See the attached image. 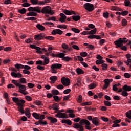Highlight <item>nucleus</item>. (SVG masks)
Segmentation results:
<instances>
[{"label":"nucleus","mask_w":131,"mask_h":131,"mask_svg":"<svg viewBox=\"0 0 131 131\" xmlns=\"http://www.w3.org/2000/svg\"><path fill=\"white\" fill-rule=\"evenodd\" d=\"M86 124V125H90L91 123L90 121L86 119H82L79 122V123H75L73 124V127L78 129V131H84V128H83V125Z\"/></svg>","instance_id":"f257e3e1"},{"label":"nucleus","mask_w":131,"mask_h":131,"mask_svg":"<svg viewBox=\"0 0 131 131\" xmlns=\"http://www.w3.org/2000/svg\"><path fill=\"white\" fill-rule=\"evenodd\" d=\"M128 41V39H126V38H120L117 40L114 41V43L116 45V48H120L122 46H123V44L126 43Z\"/></svg>","instance_id":"f03ea898"},{"label":"nucleus","mask_w":131,"mask_h":131,"mask_svg":"<svg viewBox=\"0 0 131 131\" xmlns=\"http://www.w3.org/2000/svg\"><path fill=\"white\" fill-rule=\"evenodd\" d=\"M41 13L43 14H50V15H54L55 14V12L52 11V8L50 6L43 7L41 11Z\"/></svg>","instance_id":"7ed1b4c3"},{"label":"nucleus","mask_w":131,"mask_h":131,"mask_svg":"<svg viewBox=\"0 0 131 131\" xmlns=\"http://www.w3.org/2000/svg\"><path fill=\"white\" fill-rule=\"evenodd\" d=\"M83 7L85 10H86L88 12H93L95 10V6L91 3H85Z\"/></svg>","instance_id":"20e7f679"},{"label":"nucleus","mask_w":131,"mask_h":131,"mask_svg":"<svg viewBox=\"0 0 131 131\" xmlns=\"http://www.w3.org/2000/svg\"><path fill=\"white\" fill-rule=\"evenodd\" d=\"M18 88L19 89V92L23 95H28V92L26 91V86L25 85L19 84Z\"/></svg>","instance_id":"39448f33"},{"label":"nucleus","mask_w":131,"mask_h":131,"mask_svg":"<svg viewBox=\"0 0 131 131\" xmlns=\"http://www.w3.org/2000/svg\"><path fill=\"white\" fill-rule=\"evenodd\" d=\"M61 83L64 86H68L70 85V79L68 78L63 77L61 79Z\"/></svg>","instance_id":"423d86ee"},{"label":"nucleus","mask_w":131,"mask_h":131,"mask_svg":"<svg viewBox=\"0 0 131 131\" xmlns=\"http://www.w3.org/2000/svg\"><path fill=\"white\" fill-rule=\"evenodd\" d=\"M45 36H46V34L40 33L34 36V39L35 40L38 41L41 40V39H45Z\"/></svg>","instance_id":"0eeeda50"},{"label":"nucleus","mask_w":131,"mask_h":131,"mask_svg":"<svg viewBox=\"0 0 131 131\" xmlns=\"http://www.w3.org/2000/svg\"><path fill=\"white\" fill-rule=\"evenodd\" d=\"M28 11L32 12H37V13H41L40 11V8L39 7H29L28 8Z\"/></svg>","instance_id":"6e6552de"},{"label":"nucleus","mask_w":131,"mask_h":131,"mask_svg":"<svg viewBox=\"0 0 131 131\" xmlns=\"http://www.w3.org/2000/svg\"><path fill=\"white\" fill-rule=\"evenodd\" d=\"M30 48H31V49L36 50V53H38V54H42V52L41 51V48H40V47L36 46L34 45H30Z\"/></svg>","instance_id":"1a4fd4ad"},{"label":"nucleus","mask_w":131,"mask_h":131,"mask_svg":"<svg viewBox=\"0 0 131 131\" xmlns=\"http://www.w3.org/2000/svg\"><path fill=\"white\" fill-rule=\"evenodd\" d=\"M41 59H43L44 60V62L43 63V66L48 65L49 63H50V58L48 56H46V55H41Z\"/></svg>","instance_id":"9d476101"},{"label":"nucleus","mask_w":131,"mask_h":131,"mask_svg":"<svg viewBox=\"0 0 131 131\" xmlns=\"http://www.w3.org/2000/svg\"><path fill=\"white\" fill-rule=\"evenodd\" d=\"M51 33L52 35H56V34H59V35H61V34H63V31L59 29H57L53 30Z\"/></svg>","instance_id":"9b49d317"},{"label":"nucleus","mask_w":131,"mask_h":131,"mask_svg":"<svg viewBox=\"0 0 131 131\" xmlns=\"http://www.w3.org/2000/svg\"><path fill=\"white\" fill-rule=\"evenodd\" d=\"M92 123L94 124V125H96V126H98V125H100V120L99 119V118H93L92 120Z\"/></svg>","instance_id":"f8f14e48"},{"label":"nucleus","mask_w":131,"mask_h":131,"mask_svg":"<svg viewBox=\"0 0 131 131\" xmlns=\"http://www.w3.org/2000/svg\"><path fill=\"white\" fill-rule=\"evenodd\" d=\"M11 76H13V77L18 78H21V77H23V75L20 73H15V72H12L11 73Z\"/></svg>","instance_id":"ddd939ff"},{"label":"nucleus","mask_w":131,"mask_h":131,"mask_svg":"<svg viewBox=\"0 0 131 131\" xmlns=\"http://www.w3.org/2000/svg\"><path fill=\"white\" fill-rule=\"evenodd\" d=\"M122 89L124 91L126 92H130L131 91V86L127 85V84H125L123 87Z\"/></svg>","instance_id":"4468645a"},{"label":"nucleus","mask_w":131,"mask_h":131,"mask_svg":"<svg viewBox=\"0 0 131 131\" xmlns=\"http://www.w3.org/2000/svg\"><path fill=\"white\" fill-rule=\"evenodd\" d=\"M48 119L50 121L51 123H56L58 121L57 119L51 117H48Z\"/></svg>","instance_id":"2eb2a0df"},{"label":"nucleus","mask_w":131,"mask_h":131,"mask_svg":"<svg viewBox=\"0 0 131 131\" xmlns=\"http://www.w3.org/2000/svg\"><path fill=\"white\" fill-rule=\"evenodd\" d=\"M59 118H67V115L65 113L58 112Z\"/></svg>","instance_id":"dca6fc26"},{"label":"nucleus","mask_w":131,"mask_h":131,"mask_svg":"<svg viewBox=\"0 0 131 131\" xmlns=\"http://www.w3.org/2000/svg\"><path fill=\"white\" fill-rule=\"evenodd\" d=\"M55 69H61L62 68V64L60 63H54L52 65Z\"/></svg>","instance_id":"f3484780"},{"label":"nucleus","mask_w":131,"mask_h":131,"mask_svg":"<svg viewBox=\"0 0 131 131\" xmlns=\"http://www.w3.org/2000/svg\"><path fill=\"white\" fill-rule=\"evenodd\" d=\"M25 103V100L23 99H19L18 102L17 103V106L23 107V104Z\"/></svg>","instance_id":"a211bd4d"},{"label":"nucleus","mask_w":131,"mask_h":131,"mask_svg":"<svg viewBox=\"0 0 131 131\" xmlns=\"http://www.w3.org/2000/svg\"><path fill=\"white\" fill-rule=\"evenodd\" d=\"M36 28H37V29H38V30H40V31H43L45 29V27L40 24H37L36 25Z\"/></svg>","instance_id":"6ab92c4d"},{"label":"nucleus","mask_w":131,"mask_h":131,"mask_svg":"<svg viewBox=\"0 0 131 131\" xmlns=\"http://www.w3.org/2000/svg\"><path fill=\"white\" fill-rule=\"evenodd\" d=\"M72 17L74 21H79L80 20V16L79 15H73Z\"/></svg>","instance_id":"aec40b11"},{"label":"nucleus","mask_w":131,"mask_h":131,"mask_svg":"<svg viewBox=\"0 0 131 131\" xmlns=\"http://www.w3.org/2000/svg\"><path fill=\"white\" fill-rule=\"evenodd\" d=\"M76 72L78 75H80V74H83V73H84L83 70L80 68L77 69Z\"/></svg>","instance_id":"412c9836"},{"label":"nucleus","mask_w":131,"mask_h":131,"mask_svg":"<svg viewBox=\"0 0 131 131\" xmlns=\"http://www.w3.org/2000/svg\"><path fill=\"white\" fill-rule=\"evenodd\" d=\"M15 68H16V69L19 70L20 68H21V69H23V68H24V66L21 64L17 63L15 64Z\"/></svg>","instance_id":"4be33fe9"},{"label":"nucleus","mask_w":131,"mask_h":131,"mask_svg":"<svg viewBox=\"0 0 131 131\" xmlns=\"http://www.w3.org/2000/svg\"><path fill=\"white\" fill-rule=\"evenodd\" d=\"M32 116L35 118V119H39V116H40V114H38L36 113H33L32 114Z\"/></svg>","instance_id":"5701e85b"},{"label":"nucleus","mask_w":131,"mask_h":131,"mask_svg":"<svg viewBox=\"0 0 131 131\" xmlns=\"http://www.w3.org/2000/svg\"><path fill=\"white\" fill-rule=\"evenodd\" d=\"M103 81H104L105 84H104L102 89L103 90H106V89H107L109 86L110 84H109V83L107 82V81H106L105 80Z\"/></svg>","instance_id":"b1692460"},{"label":"nucleus","mask_w":131,"mask_h":131,"mask_svg":"<svg viewBox=\"0 0 131 131\" xmlns=\"http://www.w3.org/2000/svg\"><path fill=\"white\" fill-rule=\"evenodd\" d=\"M50 68H51L50 71L51 73H54V74L57 73V70H56V68H55L53 66H51Z\"/></svg>","instance_id":"393cba45"},{"label":"nucleus","mask_w":131,"mask_h":131,"mask_svg":"<svg viewBox=\"0 0 131 131\" xmlns=\"http://www.w3.org/2000/svg\"><path fill=\"white\" fill-rule=\"evenodd\" d=\"M63 61H66V62H69V61H72V58L68 56L64 57L62 58Z\"/></svg>","instance_id":"a878e982"},{"label":"nucleus","mask_w":131,"mask_h":131,"mask_svg":"<svg viewBox=\"0 0 131 131\" xmlns=\"http://www.w3.org/2000/svg\"><path fill=\"white\" fill-rule=\"evenodd\" d=\"M124 4L125 7H131L130 1L129 0H125Z\"/></svg>","instance_id":"bb28decb"},{"label":"nucleus","mask_w":131,"mask_h":131,"mask_svg":"<svg viewBox=\"0 0 131 131\" xmlns=\"http://www.w3.org/2000/svg\"><path fill=\"white\" fill-rule=\"evenodd\" d=\"M97 86V84H96L95 83H92L90 85H89V88L90 90H93V89H95Z\"/></svg>","instance_id":"cd10ccee"},{"label":"nucleus","mask_w":131,"mask_h":131,"mask_svg":"<svg viewBox=\"0 0 131 131\" xmlns=\"http://www.w3.org/2000/svg\"><path fill=\"white\" fill-rule=\"evenodd\" d=\"M50 79L51 81H56L58 80V77L56 76H52L50 77Z\"/></svg>","instance_id":"c85d7f7f"},{"label":"nucleus","mask_w":131,"mask_h":131,"mask_svg":"<svg viewBox=\"0 0 131 131\" xmlns=\"http://www.w3.org/2000/svg\"><path fill=\"white\" fill-rule=\"evenodd\" d=\"M74 85H77V86H81V79L80 78H78L77 83L75 84Z\"/></svg>","instance_id":"c756f323"},{"label":"nucleus","mask_w":131,"mask_h":131,"mask_svg":"<svg viewBox=\"0 0 131 131\" xmlns=\"http://www.w3.org/2000/svg\"><path fill=\"white\" fill-rule=\"evenodd\" d=\"M45 39H47V40H54L55 39V37L53 36H46L44 37Z\"/></svg>","instance_id":"7c9ffc66"},{"label":"nucleus","mask_w":131,"mask_h":131,"mask_svg":"<svg viewBox=\"0 0 131 131\" xmlns=\"http://www.w3.org/2000/svg\"><path fill=\"white\" fill-rule=\"evenodd\" d=\"M105 62L104 60H97L96 61V65H100V64H103Z\"/></svg>","instance_id":"2f4dec72"},{"label":"nucleus","mask_w":131,"mask_h":131,"mask_svg":"<svg viewBox=\"0 0 131 131\" xmlns=\"http://www.w3.org/2000/svg\"><path fill=\"white\" fill-rule=\"evenodd\" d=\"M27 16H37V13L34 12H30L27 13Z\"/></svg>","instance_id":"473e14b6"},{"label":"nucleus","mask_w":131,"mask_h":131,"mask_svg":"<svg viewBox=\"0 0 131 131\" xmlns=\"http://www.w3.org/2000/svg\"><path fill=\"white\" fill-rule=\"evenodd\" d=\"M126 116L129 119H131V110L126 113Z\"/></svg>","instance_id":"72a5a7b5"},{"label":"nucleus","mask_w":131,"mask_h":131,"mask_svg":"<svg viewBox=\"0 0 131 131\" xmlns=\"http://www.w3.org/2000/svg\"><path fill=\"white\" fill-rule=\"evenodd\" d=\"M65 54L63 53H60L57 54V58H60L63 59V58H64Z\"/></svg>","instance_id":"f704fd0d"},{"label":"nucleus","mask_w":131,"mask_h":131,"mask_svg":"<svg viewBox=\"0 0 131 131\" xmlns=\"http://www.w3.org/2000/svg\"><path fill=\"white\" fill-rule=\"evenodd\" d=\"M19 80L20 83L25 84L27 83L26 79H25V78H21L19 79Z\"/></svg>","instance_id":"c9c22d12"},{"label":"nucleus","mask_w":131,"mask_h":131,"mask_svg":"<svg viewBox=\"0 0 131 131\" xmlns=\"http://www.w3.org/2000/svg\"><path fill=\"white\" fill-rule=\"evenodd\" d=\"M81 106H89L92 105V102H83L81 104Z\"/></svg>","instance_id":"e433bc0d"},{"label":"nucleus","mask_w":131,"mask_h":131,"mask_svg":"<svg viewBox=\"0 0 131 131\" xmlns=\"http://www.w3.org/2000/svg\"><path fill=\"white\" fill-rule=\"evenodd\" d=\"M71 30L72 31H73L75 33H79V32H80V30H79V29H76L75 28H72L71 29Z\"/></svg>","instance_id":"4c0bfd02"},{"label":"nucleus","mask_w":131,"mask_h":131,"mask_svg":"<svg viewBox=\"0 0 131 131\" xmlns=\"http://www.w3.org/2000/svg\"><path fill=\"white\" fill-rule=\"evenodd\" d=\"M97 33V28H94L89 32V34H96Z\"/></svg>","instance_id":"58836bf2"},{"label":"nucleus","mask_w":131,"mask_h":131,"mask_svg":"<svg viewBox=\"0 0 131 131\" xmlns=\"http://www.w3.org/2000/svg\"><path fill=\"white\" fill-rule=\"evenodd\" d=\"M57 20V18H56V17L55 16H52L51 17H49L48 19H47V21H54L56 22V20Z\"/></svg>","instance_id":"ea45409f"},{"label":"nucleus","mask_w":131,"mask_h":131,"mask_svg":"<svg viewBox=\"0 0 131 131\" xmlns=\"http://www.w3.org/2000/svg\"><path fill=\"white\" fill-rule=\"evenodd\" d=\"M53 98L56 102H59V101L61 100V98H59V96L57 95L53 96Z\"/></svg>","instance_id":"a19ab883"},{"label":"nucleus","mask_w":131,"mask_h":131,"mask_svg":"<svg viewBox=\"0 0 131 131\" xmlns=\"http://www.w3.org/2000/svg\"><path fill=\"white\" fill-rule=\"evenodd\" d=\"M25 98L26 100H27V101H29L30 102L32 101V98L30 96L27 95L25 97Z\"/></svg>","instance_id":"79ce46f5"},{"label":"nucleus","mask_w":131,"mask_h":131,"mask_svg":"<svg viewBox=\"0 0 131 131\" xmlns=\"http://www.w3.org/2000/svg\"><path fill=\"white\" fill-rule=\"evenodd\" d=\"M77 102L78 103H81L82 102V96L80 95L77 98Z\"/></svg>","instance_id":"37998d69"},{"label":"nucleus","mask_w":131,"mask_h":131,"mask_svg":"<svg viewBox=\"0 0 131 131\" xmlns=\"http://www.w3.org/2000/svg\"><path fill=\"white\" fill-rule=\"evenodd\" d=\"M102 70H107L108 68V65L107 64L103 63L102 64Z\"/></svg>","instance_id":"c03bdc74"},{"label":"nucleus","mask_w":131,"mask_h":131,"mask_svg":"<svg viewBox=\"0 0 131 131\" xmlns=\"http://www.w3.org/2000/svg\"><path fill=\"white\" fill-rule=\"evenodd\" d=\"M122 25L123 26H126L127 25V21H126V19H123L122 20Z\"/></svg>","instance_id":"a18cd8bd"},{"label":"nucleus","mask_w":131,"mask_h":131,"mask_svg":"<svg viewBox=\"0 0 131 131\" xmlns=\"http://www.w3.org/2000/svg\"><path fill=\"white\" fill-rule=\"evenodd\" d=\"M57 28H63V29H66L67 26L65 25H59L57 26Z\"/></svg>","instance_id":"49530a36"},{"label":"nucleus","mask_w":131,"mask_h":131,"mask_svg":"<svg viewBox=\"0 0 131 131\" xmlns=\"http://www.w3.org/2000/svg\"><path fill=\"white\" fill-rule=\"evenodd\" d=\"M18 110L19 112H20V113H21V114H24V110L22 106H18Z\"/></svg>","instance_id":"de8ad7c7"},{"label":"nucleus","mask_w":131,"mask_h":131,"mask_svg":"<svg viewBox=\"0 0 131 131\" xmlns=\"http://www.w3.org/2000/svg\"><path fill=\"white\" fill-rule=\"evenodd\" d=\"M127 91H125V90H124L122 92V96L123 97H127L128 96V93L127 92Z\"/></svg>","instance_id":"09e8293b"},{"label":"nucleus","mask_w":131,"mask_h":131,"mask_svg":"<svg viewBox=\"0 0 131 131\" xmlns=\"http://www.w3.org/2000/svg\"><path fill=\"white\" fill-rule=\"evenodd\" d=\"M4 51L5 52H11L12 51V47H8L4 48Z\"/></svg>","instance_id":"8fccbe9b"},{"label":"nucleus","mask_w":131,"mask_h":131,"mask_svg":"<svg viewBox=\"0 0 131 131\" xmlns=\"http://www.w3.org/2000/svg\"><path fill=\"white\" fill-rule=\"evenodd\" d=\"M61 47L63 50H67L68 49V45L65 43H62Z\"/></svg>","instance_id":"3c124183"},{"label":"nucleus","mask_w":131,"mask_h":131,"mask_svg":"<svg viewBox=\"0 0 131 131\" xmlns=\"http://www.w3.org/2000/svg\"><path fill=\"white\" fill-rule=\"evenodd\" d=\"M104 104L105 106H107L108 107L111 106V103L108 101H105Z\"/></svg>","instance_id":"603ef678"},{"label":"nucleus","mask_w":131,"mask_h":131,"mask_svg":"<svg viewBox=\"0 0 131 131\" xmlns=\"http://www.w3.org/2000/svg\"><path fill=\"white\" fill-rule=\"evenodd\" d=\"M11 82L13 83V84H15V85H16V86H18L20 85V83H18L17 82V80H12L11 81Z\"/></svg>","instance_id":"864d4df0"},{"label":"nucleus","mask_w":131,"mask_h":131,"mask_svg":"<svg viewBox=\"0 0 131 131\" xmlns=\"http://www.w3.org/2000/svg\"><path fill=\"white\" fill-rule=\"evenodd\" d=\"M101 119L103 121H104V122H108L109 121V119L105 117H101Z\"/></svg>","instance_id":"5fc2aeb1"},{"label":"nucleus","mask_w":131,"mask_h":131,"mask_svg":"<svg viewBox=\"0 0 131 131\" xmlns=\"http://www.w3.org/2000/svg\"><path fill=\"white\" fill-rule=\"evenodd\" d=\"M52 95H59V91L57 90H53L52 91Z\"/></svg>","instance_id":"6e6d98bb"},{"label":"nucleus","mask_w":131,"mask_h":131,"mask_svg":"<svg viewBox=\"0 0 131 131\" xmlns=\"http://www.w3.org/2000/svg\"><path fill=\"white\" fill-rule=\"evenodd\" d=\"M18 12L20 14H25V13H26V9L25 8H23L21 10H18Z\"/></svg>","instance_id":"4d7b16f0"},{"label":"nucleus","mask_w":131,"mask_h":131,"mask_svg":"<svg viewBox=\"0 0 131 131\" xmlns=\"http://www.w3.org/2000/svg\"><path fill=\"white\" fill-rule=\"evenodd\" d=\"M26 20H28V21H33L36 20V18L34 17H28L26 18Z\"/></svg>","instance_id":"13d9d810"},{"label":"nucleus","mask_w":131,"mask_h":131,"mask_svg":"<svg viewBox=\"0 0 131 131\" xmlns=\"http://www.w3.org/2000/svg\"><path fill=\"white\" fill-rule=\"evenodd\" d=\"M58 105V104H54L53 105V110H56V111H58V107H59Z\"/></svg>","instance_id":"bf43d9fd"},{"label":"nucleus","mask_w":131,"mask_h":131,"mask_svg":"<svg viewBox=\"0 0 131 131\" xmlns=\"http://www.w3.org/2000/svg\"><path fill=\"white\" fill-rule=\"evenodd\" d=\"M19 98H18V97H13L12 98V101L13 102H14L15 103H16V104H17V103H18L19 102Z\"/></svg>","instance_id":"052dcab7"},{"label":"nucleus","mask_w":131,"mask_h":131,"mask_svg":"<svg viewBox=\"0 0 131 131\" xmlns=\"http://www.w3.org/2000/svg\"><path fill=\"white\" fill-rule=\"evenodd\" d=\"M11 0H5L4 1L5 5H12V1Z\"/></svg>","instance_id":"680f3d73"},{"label":"nucleus","mask_w":131,"mask_h":131,"mask_svg":"<svg viewBox=\"0 0 131 131\" xmlns=\"http://www.w3.org/2000/svg\"><path fill=\"white\" fill-rule=\"evenodd\" d=\"M31 3L32 5H38V1L37 0H30Z\"/></svg>","instance_id":"e2e57ef3"},{"label":"nucleus","mask_w":131,"mask_h":131,"mask_svg":"<svg viewBox=\"0 0 131 131\" xmlns=\"http://www.w3.org/2000/svg\"><path fill=\"white\" fill-rule=\"evenodd\" d=\"M112 10H113L114 11H122V9L116 6L114 7L113 8H112Z\"/></svg>","instance_id":"0e129e2a"},{"label":"nucleus","mask_w":131,"mask_h":131,"mask_svg":"<svg viewBox=\"0 0 131 131\" xmlns=\"http://www.w3.org/2000/svg\"><path fill=\"white\" fill-rule=\"evenodd\" d=\"M63 12L64 13V14H66V15H71V11L65 10Z\"/></svg>","instance_id":"69168bd1"},{"label":"nucleus","mask_w":131,"mask_h":131,"mask_svg":"<svg viewBox=\"0 0 131 131\" xmlns=\"http://www.w3.org/2000/svg\"><path fill=\"white\" fill-rule=\"evenodd\" d=\"M73 121L76 122V123H77V122H79V121H81V120L80 119V118L79 117H77V118H75Z\"/></svg>","instance_id":"338daca9"},{"label":"nucleus","mask_w":131,"mask_h":131,"mask_svg":"<svg viewBox=\"0 0 131 131\" xmlns=\"http://www.w3.org/2000/svg\"><path fill=\"white\" fill-rule=\"evenodd\" d=\"M128 11H124L121 12L122 16H126V15H128Z\"/></svg>","instance_id":"774afa93"}]
</instances>
